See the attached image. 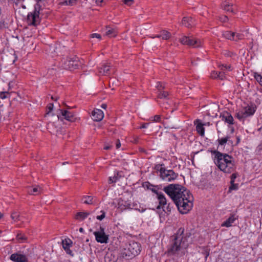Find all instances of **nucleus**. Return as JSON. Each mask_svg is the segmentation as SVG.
<instances>
[{"label": "nucleus", "instance_id": "16", "mask_svg": "<svg viewBox=\"0 0 262 262\" xmlns=\"http://www.w3.org/2000/svg\"><path fill=\"white\" fill-rule=\"evenodd\" d=\"M92 119L95 121H100L104 117V114L102 110L96 109L93 111L92 114Z\"/></svg>", "mask_w": 262, "mask_h": 262}, {"label": "nucleus", "instance_id": "22", "mask_svg": "<svg viewBox=\"0 0 262 262\" xmlns=\"http://www.w3.org/2000/svg\"><path fill=\"white\" fill-rule=\"evenodd\" d=\"M236 219L237 216H236L235 214H231L228 219L222 224V226L226 227H231Z\"/></svg>", "mask_w": 262, "mask_h": 262}, {"label": "nucleus", "instance_id": "12", "mask_svg": "<svg viewBox=\"0 0 262 262\" xmlns=\"http://www.w3.org/2000/svg\"><path fill=\"white\" fill-rule=\"evenodd\" d=\"M127 246L133 257L137 255L140 252V246L139 243L135 242H131Z\"/></svg>", "mask_w": 262, "mask_h": 262}, {"label": "nucleus", "instance_id": "3", "mask_svg": "<svg viewBox=\"0 0 262 262\" xmlns=\"http://www.w3.org/2000/svg\"><path fill=\"white\" fill-rule=\"evenodd\" d=\"M214 155L213 161L218 168L226 173H231L235 170L236 166L233 157L214 150L211 151Z\"/></svg>", "mask_w": 262, "mask_h": 262}, {"label": "nucleus", "instance_id": "31", "mask_svg": "<svg viewBox=\"0 0 262 262\" xmlns=\"http://www.w3.org/2000/svg\"><path fill=\"white\" fill-rule=\"evenodd\" d=\"M244 37L243 34L239 33H233V41H238L240 40H242Z\"/></svg>", "mask_w": 262, "mask_h": 262}, {"label": "nucleus", "instance_id": "33", "mask_svg": "<svg viewBox=\"0 0 262 262\" xmlns=\"http://www.w3.org/2000/svg\"><path fill=\"white\" fill-rule=\"evenodd\" d=\"M41 188L39 187H35L33 188H30L28 192L30 194L36 195L40 192Z\"/></svg>", "mask_w": 262, "mask_h": 262}, {"label": "nucleus", "instance_id": "14", "mask_svg": "<svg viewBox=\"0 0 262 262\" xmlns=\"http://www.w3.org/2000/svg\"><path fill=\"white\" fill-rule=\"evenodd\" d=\"M62 247L64 250L66 251V253L71 255L73 256V253L71 250H70V247L72 246V242L70 238H65L62 241Z\"/></svg>", "mask_w": 262, "mask_h": 262}, {"label": "nucleus", "instance_id": "28", "mask_svg": "<svg viewBox=\"0 0 262 262\" xmlns=\"http://www.w3.org/2000/svg\"><path fill=\"white\" fill-rule=\"evenodd\" d=\"M233 33L232 32L229 31H224L222 33L223 36H224L225 38L233 40Z\"/></svg>", "mask_w": 262, "mask_h": 262}, {"label": "nucleus", "instance_id": "57", "mask_svg": "<svg viewBox=\"0 0 262 262\" xmlns=\"http://www.w3.org/2000/svg\"><path fill=\"white\" fill-rule=\"evenodd\" d=\"M79 231L81 233L83 232L84 229L82 228H80Z\"/></svg>", "mask_w": 262, "mask_h": 262}, {"label": "nucleus", "instance_id": "30", "mask_svg": "<svg viewBox=\"0 0 262 262\" xmlns=\"http://www.w3.org/2000/svg\"><path fill=\"white\" fill-rule=\"evenodd\" d=\"M230 137L229 136H227L225 137L222 138L221 139H219L217 140L218 143H219V147L220 146H223L225 144L227 143V142L229 141Z\"/></svg>", "mask_w": 262, "mask_h": 262}, {"label": "nucleus", "instance_id": "34", "mask_svg": "<svg viewBox=\"0 0 262 262\" xmlns=\"http://www.w3.org/2000/svg\"><path fill=\"white\" fill-rule=\"evenodd\" d=\"M120 177L119 176V174L118 172L114 174L113 177H110L109 178L108 182L110 184L116 182L119 179Z\"/></svg>", "mask_w": 262, "mask_h": 262}, {"label": "nucleus", "instance_id": "51", "mask_svg": "<svg viewBox=\"0 0 262 262\" xmlns=\"http://www.w3.org/2000/svg\"><path fill=\"white\" fill-rule=\"evenodd\" d=\"M157 88L159 90H162L164 88V86H163L162 84L161 83L159 82L157 86Z\"/></svg>", "mask_w": 262, "mask_h": 262}, {"label": "nucleus", "instance_id": "36", "mask_svg": "<svg viewBox=\"0 0 262 262\" xmlns=\"http://www.w3.org/2000/svg\"><path fill=\"white\" fill-rule=\"evenodd\" d=\"M77 0H64L62 4L67 6H73L77 3Z\"/></svg>", "mask_w": 262, "mask_h": 262}, {"label": "nucleus", "instance_id": "53", "mask_svg": "<svg viewBox=\"0 0 262 262\" xmlns=\"http://www.w3.org/2000/svg\"><path fill=\"white\" fill-rule=\"evenodd\" d=\"M96 2L98 5V6H101L102 3L103 2V0H96Z\"/></svg>", "mask_w": 262, "mask_h": 262}, {"label": "nucleus", "instance_id": "20", "mask_svg": "<svg viewBox=\"0 0 262 262\" xmlns=\"http://www.w3.org/2000/svg\"><path fill=\"white\" fill-rule=\"evenodd\" d=\"M120 256L125 259H129L133 258L131 256V253L127 247V245L125 246L120 251Z\"/></svg>", "mask_w": 262, "mask_h": 262}, {"label": "nucleus", "instance_id": "37", "mask_svg": "<svg viewBox=\"0 0 262 262\" xmlns=\"http://www.w3.org/2000/svg\"><path fill=\"white\" fill-rule=\"evenodd\" d=\"M238 188V185L237 184H235L234 183H230V186L229 188L228 192H230L232 190H237Z\"/></svg>", "mask_w": 262, "mask_h": 262}, {"label": "nucleus", "instance_id": "46", "mask_svg": "<svg viewBox=\"0 0 262 262\" xmlns=\"http://www.w3.org/2000/svg\"><path fill=\"white\" fill-rule=\"evenodd\" d=\"M219 74V73L215 71H213L211 74V77L212 78H218L217 75Z\"/></svg>", "mask_w": 262, "mask_h": 262}, {"label": "nucleus", "instance_id": "1", "mask_svg": "<svg viewBox=\"0 0 262 262\" xmlns=\"http://www.w3.org/2000/svg\"><path fill=\"white\" fill-rule=\"evenodd\" d=\"M163 190L172 199L181 213H187L191 209L193 196L184 187L171 184L164 187Z\"/></svg>", "mask_w": 262, "mask_h": 262}, {"label": "nucleus", "instance_id": "4", "mask_svg": "<svg viewBox=\"0 0 262 262\" xmlns=\"http://www.w3.org/2000/svg\"><path fill=\"white\" fill-rule=\"evenodd\" d=\"M41 6L37 3L34 6V9L32 12L28 13L27 16V22L29 25L36 26L39 25L41 21L40 11Z\"/></svg>", "mask_w": 262, "mask_h": 262}, {"label": "nucleus", "instance_id": "35", "mask_svg": "<svg viewBox=\"0 0 262 262\" xmlns=\"http://www.w3.org/2000/svg\"><path fill=\"white\" fill-rule=\"evenodd\" d=\"M254 77L258 83L262 86V76L258 73H254Z\"/></svg>", "mask_w": 262, "mask_h": 262}, {"label": "nucleus", "instance_id": "15", "mask_svg": "<svg viewBox=\"0 0 262 262\" xmlns=\"http://www.w3.org/2000/svg\"><path fill=\"white\" fill-rule=\"evenodd\" d=\"M221 7L224 10L226 11L235 13L234 6L233 4L230 3L229 1H224L221 5Z\"/></svg>", "mask_w": 262, "mask_h": 262}, {"label": "nucleus", "instance_id": "17", "mask_svg": "<svg viewBox=\"0 0 262 262\" xmlns=\"http://www.w3.org/2000/svg\"><path fill=\"white\" fill-rule=\"evenodd\" d=\"M220 117L222 118V120L229 124H233L234 123V119L232 115L227 112H224L222 114H221Z\"/></svg>", "mask_w": 262, "mask_h": 262}, {"label": "nucleus", "instance_id": "59", "mask_svg": "<svg viewBox=\"0 0 262 262\" xmlns=\"http://www.w3.org/2000/svg\"><path fill=\"white\" fill-rule=\"evenodd\" d=\"M3 214L1 212H0V219H1L3 217Z\"/></svg>", "mask_w": 262, "mask_h": 262}, {"label": "nucleus", "instance_id": "44", "mask_svg": "<svg viewBox=\"0 0 262 262\" xmlns=\"http://www.w3.org/2000/svg\"><path fill=\"white\" fill-rule=\"evenodd\" d=\"M123 2L125 5L130 6L133 4L134 0H123Z\"/></svg>", "mask_w": 262, "mask_h": 262}, {"label": "nucleus", "instance_id": "52", "mask_svg": "<svg viewBox=\"0 0 262 262\" xmlns=\"http://www.w3.org/2000/svg\"><path fill=\"white\" fill-rule=\"evenodd\" d=\"M120 146H121V143L120 142V141L119 140H118L117 141V143L116 144V148L118 149L119 148H120Z\"/></svg>", "mask_w": 262, "mask_h": 262}, {"label": "nucleus", "instance_id": "13", "mask_svg": "<svg viewBox=\"0 0 262 262\" xmlns=\"http://www.w3.org/2000/svg\"><path fill=\"white\" fill-rule=\"evenodd\" d=\"M10 259L14 262H28V257L25 254L18 253L12 254L10 256Z\"/></svg>", "mask_w": 262, "mask_h": 262}, {"label": "nucleus", "instance_id": "25", "mask_svg": "<svg viewBox=\"0 0 262 262\" xmlns=\"http://www.w3.org/2000/svg\"><path fill=\"white\" fill-rule=\"evenodd\" d=\"M171 36V34L166 30H162L160 32V34L157 35L156 37L160 38L161 37L162 39L167 40L169 39Z\"/></svg>", "mask_w": 262, "mask_h": 262}, {"label": "nucleus", "instance_id": "5", "mask_svg": "<svg viewBox=\"0 0 262 262\" xmlns=\"http://www.w3.org/2000/svg\"><path fill=\"white\" fill-rule=\"evenodd\" d=\"M161 166L162 165H157L156 169L159 171L160 177L163 181L168 182H172L178 178V174L173 170H168Z\"/></svg>", "mask_w": 262, "mask_h": 262}, {"label": "nucleus", "instance_id": "61", "mask_svg": "<svg viewBox=\"0 0 262 262\" xmlns=\"http://www.w3.org/2000/svg\"><path fill=\"white\" fill-rule=\"evenodd\" d=\"M51 98H52V99H54V97H53V96H52Z\"/></svg>", "mask_w": 262, "mask_h": 262}, {"label": "nucleus", "instance_id": "41", "mask_svg": "<svg viewBox=\"0 0 262 262\" xmlns=\"http://www.w3.org/2000/svg\"><path fill=\"white\" fill-rule=\"evenodd\" d=\"M53 103H50L48 106H47V110H48V112L46 114V116L47 115H49V113L50 112H51L53 109Z\"/></svg>", "mask_w": 262, "mask_h": 262}, {"label": "nucleus", "instance_id": "63", "mask_svg": "<svg viewBox=\"0 0 262 262\" xmlns=\"http://www.w3.org/2000/svg\"><path fill=\"white\" fill-rule=\"evenodd\" d=\"M65 163H66L65 162H63V163H62V164H63V165H64V164H65Z\"/></svg>", "mask_w": 262, "mask_h": 262}, {"label": "nucleus", "instance_id": "21", "mask_svg": "<svg viewBox=\"0 0 262 262\" xmlns=\"http://www.w3.org/2000/svg\"><path fill=\"white\" fill-rule=\"evenodd\" d=\"M111 66L108 63H104L101 67H99V73L102 75H105L109 73Z\"/></svg>", "mask_w": 262, "mask_h": 262}, {"label": "nucleus", "instance_id": "56", "mask_svg": "<svg viewBox=\"0 0 262 262\" xmlns=\"http://www.w3.org/2000/svg\"><path fill=\"white\" fill-rule=\"evenodd\" d=\"M152 191L153 192H154L156 194H157V192H160L159 191H158V190H155V189H152Z\"/></svg>", "mask_w": 262, "mask_h": 262}, {"label": "nucleus", "instance_id": "26", "mask_svg": "<svg viewBox=\"0 0 262 262\" xmlns=\"http://www.w3.org/2000/svg\"><path fill=\"white\" fill-rule=\"evenodd\" d=\"M16 240L19 243H25L27 242V237L23 233H18L16 237Z\"/></svg>", "mask_w": 262, "mask_h": 262}, {"label": "nucleus", "instance_id": "47", "mask_svg": "<svg viewBox=\"0 0 262 262\" xmlns=\"http://www.w3.org/2000/svg\"><path fill=\"white\" fill-rule=\"evenodd\" d=\"M220 19L222 22H226L228 20V18L227 16L224 15L220 17Z\"/></svg>", "mask_w": 262, "mask_h": 262}, {"label": "nucleus", "instance_id": "11", "mask_svg": "<svg viewBox=\"0 0 262 262\" xmlns=\"http://www.w3.org/2000/svg\"><path fill=\"white\" fill-rule=\"evenodd\" d=\"M60 114L57 115L58 119L63 120V119L67 121L73 122L75 120V114L73 112L68 111L60 110Z\"/></svg>", "mask_w": 262, "mask_h": 262}, {"label": "nucleus", "instance_id": "49", "mask_svg": "<svg viewBox=\"0 0 262 262\" xmlns=\"http://www.w3.org/2000/svg\"><path fill=\"white\" fill-rule=\"evenodd\" d=\"M91 37L92 38H97L98 39L101 38V35L98 33H93L91 34Z\"/></svg>", "mask_w": 262, "mask_h": 262}, {"label": "nucleus", "instance_id": "38", "mask_svg": "<svg viewBox=\"0 0 262 262\" xmlns=\"http://www.w3.org/2000/svg\"><path fill=\"white\" fill-rule=\"evenodd\" d=\"M11 218L12 220H13L14 221H17L18 220H20L19 219V214L18 213L16 212H14L11 214Z\"/></svg>", "mask_w": 262, "mask_h": 262}, {"label": "nucleus", "instance_id": "27", "mask_svg": "<svg viewBox=\"0 0 262 262\" xmlns=\"http://www.w3.org/2000/svg\"><path fill=\"white\" fill-rule=\"evenodd\" d=\"M90 214L89 212H78L76 216L75 219L77 220H83L85 219Z\"/></svg>", "mask_w": 262, "mask_h": 262}, {"label": "nucleus", "instance_id": "10", "mask_svg": "<svg viewBox=\"0 0 262 262\" xmlns=\"http://www.w3.org/2000/svg\"><path fill=\"white\" fill-rule=\"evenodd\" d=\"M96 240L97 242L100 243H107L108 237V236L105 233L104 229L100 227V230L94 232Z\"/></svg>", "mask_w": 262, "mask_h": 262}, {"label": "nucleus", "instance_id": "24", "mask_svg": "<svg viewBox=\"0 0 262 262\" xmlns=\"http://www.w3.org/2000/svg\"><path fill=\"white\" fill-rule=\"evenodd\" d=\"M117 260V258L112 252H107L104 257L105 262H116Z\"/></svg>", "mask_w": 262, "mask_h": 262}, {"label": "nucleus", "instance_id": "54", "mask_svg": "<svg viewBox=\"0 0 262 262\" xmlns=\"http://www.w3.org/2000/svg\"><path fill=\"white\" fill-rule=\"evenodd\" d=\"M101 107L104 108V109H106V107H107V105L106 104H102L101 105Z\"/></svg>", "mask_w": 262, "mask_h": 262}, {"label": "nucleus", "instance_id": "40", "mask_svg": "<svg viewBox=\"0 0 262 262\" xmlns=\"http://www.w3.org/2000/svg\"><path fill=\"white\" fill-rule=\"evenodd\" d=\"M101 214L100 215H98L96 217L97 219L100 221L102 220L105 216V212L104 211H101Z\"/></svg>", "mask_w": 262, "mask_h": 262}, {"label": "nucleus", "instance_id": "29", "mask_svg": "<svg viewBox=\"0 0 262 262\" xmlns=\"http://www.w3.org/2000/svg\"><path fill=\"white\" fill-rule=\"evenodd\" d=\"M82 201L86 204H93V198L92 196L86 195L82 197Z\"/></svg>", "mask_w": 262, "mask_h": 262}, {"label": "nucleus", "instance_id": "2", "mask_svg": "<svg viewBox=\"0 0 262 262\" xmlns=\"http://www.w3.org/2000/svg\"><path fill=\"white\" fill-rule=\"evenodd\" d=\"M184 231L183 228H180L177 233L171 237L166 252L168 256L178 258L186 253L188 243L187 238L184 235Z\"/></svg>", "mask_w": 262, "mask_h": 262}, {"label": "nucleus", "instance_id": "42", "mask_svg": "<svg viewBox=\"0 0 262 262\" xmlns=\"http://www.w3.org/2000/svg\"><path fill=\"white\" fill-rule=\"evenodd\" d=\"M238 176L237 173H233L231 176V181L230 183H234L235 179L237 178Z\"/></svg>", "mask_w": 262, "mask_h": 262}, {"label": "nucleus", "instance_id": "39", "mask_svg": "<svg viewBox=\"0 0 262 262\" xmlns=\"http://www.w3.org/2000/svg\"><path fill=\"white\" fill-rule=\"evenodd\" d=\"M150 120L154 122H161V116L155 115L153 117H151Z\"/></svg>", "mask_w": 262, "mask_h": 262}, {"label": "nucleus", "instance_id": "6", "mask_svg": "<svg viewBox=\"0 0 262 262\" xmlns=\"http://www.w3.org/2000/svg\"><path fill=\"white\" fill-rule=\"evenodd\" d=\"M81 62L78 58L76 56L73 58H63L60 63V66L62 68L71 71L78 68Z\"/></svg>", "mask_w": 262, "mask_h": 262}, {"label": "nucleus", "instance_id": "7", "mask_svg": "<svg viewBox=\"0 0 262 262\" xmlns=\"http://www.w3.org/2000/svg\"><path fill=\"white\" fill-rule=\"evenodd\" d=\"M257 107L254 103H250L244 107L241 110L236 113V117L242 120L245 118L252 116L255 113Z\"/></svg>", "mask_w": 262, "mask_h": 262}, {"label": "nucleus", "instance_id": "48", "mask_svg": "<svg viewBox=\"0 0 262 262\" xmlns=\"http://www.w3.org/2000/svg\"><path fill=\"white\" fill-rule=\"evenodd\" d=\"M9 95V94L6 92L2 93L0 94V97H1V98L4 99L6 98L7 97V95Z\"/></svg>", "mask_w": 262, "mask_h": 262}, {"label": "nucleus", "instance_id": "43", "mask_svg": "<svg viewBox=\"0 0 262 262\" xmlns=\"http://www.w3.org/2000/svg\"><path fill=\"white\" fill-rule=\"evenodd\" d=\"M217 77L219 79L221 80H223L225 78V74L223 72H219V74L217 75Z\"/></svg>", "mask_w": 262, "mask_h": 262}, {"label": "nucleus", "instance_id": "23", "mask_svg": "<svg viewBox=\"0 0 262 262\" xmlns=\"http://www.w3.org/2000/svg\"><path fill=\"white\" fill-rule=\"evenodd\" d=\"M105 34L109 37H115L117 35V31L114 28L106 26Z\"/></svg>", "mask_w": 262, "mask_h": 262}, {"label": "nucleus", "instance_id": "50", "mask_svg": "<svg viewBox=\"0 0 262 262\" xmlns=\"http://www.w3.org/2000/svg\"><path fill=\"white\" fill-rule=\"evenodd\" d=\"M150 124V123H143L140 127V128H147L148 125Z\"/></svg>", "mask_w": 262, "mask_h": 262}, {"label": "nucleus", "instance_id": "60", "mask_svg": "<svg viewBox=\"0 0 262 262\" xmlns=\"http://www.w3.org/2000/svg\"><path fill=\"white\" fill-rule=\"evenodd\" d=\"M86 241L87 242H88L89 241V239H87L86 240Z\"/></svg>", "mask_w": 262, "mask_h": 262}, {"label": "nucleus", "instance_id": "9", "mask_svg": "<svg viewBox=\"0 0 262 262\" xmlns=\"http://www.w3.org/2000/svg\"><path fill=\"white\" fill-rule=\"evenodd\" d=\"M157 198L159 200V205L157 208L160 209L161 208L165 212H170L171 208L169 204H167V200L164 194L162 192H157Z\"/></svg>", "mask_w": 262, "mask_h": 262}, {"label": "nucleus", "instance_id": "55", "mask_svg": "<svg viewBox=\"0 0 262 262\" xmlns=\"http://www.w3.org/2000/svg\"><path fill=\"white\" fill-rule=\"evenodd\" d=\"M110 148V146H106L104 147V149L105 150L109 149Z\"/></svg>", "mask_w": 262, "mask_h": 262}, {"label": "nucleus", "instance_id": "58", "mask_svg": "<svg viewBox=\"0 0 262 262\" xmlns=\"http://www.w3.org/2000/svg\"><path fill=\"white\" fill-rule=\"evenodd\" d=\"M203 124H204V125H208V126H209L210 125V123H209V122H208V123H204Z\"/></svg>", "mask_w": 262, "mask_h": 262}, {"label": "nucleus", "instance_id": "8", "mask_svg": "<svg viewBox=\"0 0 262 262\" xmlns=\"http://www.w3.org/2000/svg\"><path fill=\"white\" fill-rule=\"evenodd\" d=\"M180 42L183 45L198 48L201 46V41L199 39L192 38L188 36H183L179 39Z\"/></svg>", "mask_w": 262, "mask_h": 262}, {"label": "nucleus", "instance_id": "19", "mask_svg": "<svg viewBox=\"0 0 262 262\" xmlns=\"http://www.w3.org/2000/svg\"><path fill=\"white\" fill-rule=\"evenodd\" d=\"M194 123L196 125V130L198 134L201 136H204L205 128L204 124L201 122L199 119H196L194 121Z\"/></svg>", "mask_w": 262, "mask_h": 262}, {"label": "nucleus", "instance_id": "32", "mask_svg": "<svg viewBox=\"0 0 262 262\" xmlns=\"http://www.w3.org/2000/svg\"><path fill=\"white\" fill-rule=\"evenodd\" d=\"M169 95V93L167 91L159 90L158 97L160 99L166 98Z\"/></svg>", "mask_w": 262, "mask_h": 262}, {"label": "nucleus", "instance_id": "45", "mask_svg": "<svg viewBox=\"0 0 262 262\" xmlns=\"http://www.w3.org/2000/svg\"><path fill=\"white\" fill-rule=\"evenodd\" d=\"M221 69L222 70H224L225 69H226L228 71H230L231 70V67L230 66H224V65H222L221 67Z\"/></svg>", "mask_w": 262, "mask_h": 262}, {"label": "nucleus", "instance_id": "62", "mask_svg": "<svg viewBox=\"0 0 262 262\" xmlns=\"http://www.w3.org/2000/svg\"><path fill=\"white\" fill-rule=\"evenodd\" d=\"M2 232V231L1 230H0V234H1Z\"/></svg>", "mask_w": 262, "mask_h": 262}, {"label": "nucleus", "instance_id": "18", "mask_svg": "<svg viewBox=\"0 0 262 262\" xmlns=\"http://www.w3.org/2000/svg\"><path fill=\"white\" fill-rule=\"evenodd\" d=\"M182 24L186 27L191 28L195 25V20L191 17H184Z\"/></svg>", "mask_w": 262, "mask_h": 262}]
</instances>
